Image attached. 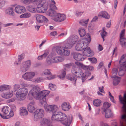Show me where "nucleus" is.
I'll return each instance as SVG.
<instances>
[{
	"mask_svg": "<svg viewBox=\"0 0 126 126\" xmlns=\"http://www.w3.org/2000/svg\"><path fill=\"white\" fill-rule=\"evenodd\" d=\"M40 89L38 86L33 87L30 91L29 94H31L33 98L36 100H39L40 102L43 104L46 103V97L50 92L47 90H44L40 92Z\"/></svg>",
	"mask_w": 126,
	"mask_h": 126,
	"instance_id": "f257e3e1",
	"label": "nucleus"
},
{
	"mask_svg": "<svg viewBox=\"0 0 126 126\" xmlns=\"http://www.w3.org/2000/svg\"><path fill=\"white\" fill-rule=\"evenodd\" d=\"M45 110L47 112L52 113L51 120L52 121H59L60 122L65 117V114L60 112H57L58 108L56 105H47L44 106Z\"/></svg>",
	"mask_w": 126,
	"mask_h": 126,
	"instance_id": "f03ea898",
	"label": "nucleus"
},
{
	"mask_svg": "<svg viewBox=\"0 0 126 126\" xmlns=\"http://www.w3.org/2000/svg\"><path fill=\"white\" fill-rule=\"evenodd\" d=\"M90 36L89 35H88L87 38H82L78 41L76 44L75 49L76 50L78 51H81L86 48L87 46H88L89 44L91 41Z\"/></svg>",
	"mask_w": 126,
	"mask_h": 126,
	"instance_id": "7ed1b4c3",
	"label": "nucleus"
},
{
	"mask_svg": "<svg viewBox=\"0 0 126 126\" xmlns=\"http://www.w3.org/2000/svg\"><path fill=\"white\" fill-rule=\"evenodd\" d=\"M28 92V89L25 88L19 89L16 92V97L20 101L24 100Z\"/></svg>",
	"mask_w": 126,
	"mask_h": 126,
	"instance_id": "20e7f679",
	"label": "nucleus"
},
{
	"mask_svg": "<svg viewBox=\"0 0 126 126\" xmlns=\"http://www.w3.org/2000/svg\"><path fill=\"white\" fill-rule=\"evenodd\" d=\"M72 116L71 115H70L67 117L65 115V116L63 118L60 122L62 124L65 126H69L72 122Z\"/></svg>",
	"mask_w": 126,
	"mask_h": 126,
	"instance_id": "39448f33",
	"label": "nucleus"
},
{
	"mask_svg": "<svg viewBox=\"0 0 126 126\" xmlns=\"http://www.w3.org/2000/svg\"><path fill=\"white\" fill-rule=\"evenodd\" d=\"M1 112L5 116L8 117H12L14 115V113L12 111H10L9 107L7 106L4 107L2 109Z\"/></svg>",
	"mask_w": 126,
	"mask_h": 126,
	"instance_id": "423d86ee",
	"label": "nucleus"
},
{
	"mask_svg": "<svg viewBox=\"0 0 126 126\" xmlns=\"http://www.w3.org/2000/svg\"><path fill=\"white\" fill-rule=\"evenodd\" d=\"M44 114L43 109H37L34 112V120L36 121L39 118H41L44 116Z\"/></svg>",
	"mask_w": 126,
	"mask_h": 126,
	"instance_id": "0eeeda50",
	"label": "nucleus"
},
{
	"mask_svg": "<svg viewBox=\"0 0 126 126\" xmlns=\"http://www.w3.org/2000/svg\"><path fill=\"white\" fill-rule=\"evenodd\" d=\"M43 2V3L42 4L41 6L36 8V10L38 12L44 13L47 9L48 3L46 0H44Z\"/></svg>",
	"mask_w": 126,
	"mask_h": 126,
	"instance_id": "6e6552de",
	"label": "nucleus"
},
{
	"mask_svg": "<svg viewBox=\"0 0 126 126\" xmlns=\"http://www.w3.org/2000/svg\"><path fill=\"white\" fill-rule=\"evenodd\" d=\"M31 64V63L30 60L27 61L23 63L20 66L21 71L23 72L26 71L29 69Z\"/></svg>",
	"mask_w": 126,
	"mask_h": 126,
	"instance_id": "1a4fd4ad",
	"label": "nucleus"
},
{
	"mask_svg": "<svg viewBox=\"0 0 126 126\" xmlns=\"http://www.w3.org/2000/svg\"><path fill=\"white\" fill-rule=\"evenodd\" d=\"M66 18L65 14H59L52 17V19L56 22H61L64 20Z\"/></svg>",
	"mask_w": 126,
	"mask_h": 126,
	"instance_id": "9d476101",
	"label": "nucleus"
},
{
	"mask_svg": "<svg viewBox=\"0 0 126 126\" xmlns=\"http://www.w3.org/2000/svg\"><path fill=\"white\" fill-rule=\"evenodd\" d=\"M35 75V74L34 72H27L22 75V77L25 80L31 81Z\"/></svg>",
	"mask_w": 126,
	"mask_h": 126,
	"instance_id": "9b49d317",
	"label": "nucleus"
},
{
	"mask_svg": "<svg viewBox=\"0 0 126 126\" xmlns=\"http://www.w3.org/2000/svg\"><path fill=\"white\" fill-rule=\"evenodd\" d=\"M64 66L65 67L64 69H62L61 71V75L58 76V77L60 79H62L65 78L66 74L65 70L66 69L70 68L73 66L71 63L65 64L64 65Z\"/></svg>",
	"mask_w": 126,
	"mask_h": 126,
	"instance_id": "f8f14e48",
	"label": "nucleus"
},
{
	"mask_svg": "<svg viewBox=\"0 0 126 126\" xmlns=\"http://www.w3.org/2000/svg\"><path fill=\"white\" fill-rule=\"evenodd\" d=\"M84 51L82 52V54L85 57V56L91 57L93 56L94 55V52L92 51L90 49V47L88 46H87L86 48L83 50Z\"/></svg>",
	"mask_w": 126,
	"mask_h": 126,
	"instance_id": "ddd939ff",
	"label": "nucleus"
},
{
	"mask_svg": "<svg viewBox=\"0 0 126 126\" xmlns=\"http://www.w3.org/2000/svg\"><path fill=\"white\" fill-rule=\"evenodd\" d=\"M64 48L63 47L57 46L54 47L53 48V49L54 51H56L58 54L62 55Z\"/></svg>",
	"mask_w": 126,
	"mask_h": 126,
	"instance_id": "4468645a",
	"label": "nucleus"
},
{
	"mask_svg": "<svg viewBox=\"0 0 126 126\" xmlns=\"http://www.w3.org/2000/svg\"><path fill=\"white\" fill-rule=\"evenodd\" d=\"M15 10L17 13L21 14L25 12L26 9L24 6L18 5L16 6Z\"/></svg>",
	"mask_w": 126,
	"mask_h": 126,
	"instance_id": "2eb2a0df",
	"label": "nucleus"
},
{
	"mask_svg": "<svg viewBox=\"0 0 126 126\" xmlns=\"http://www.w3.org/2000/svg\"><path fill=\"white\" fill-rule=\"evenodd\" d=\"M73 58L76 60L79 61H82L85 58L82 54L79 53L74 54Z\"/></svg>",
	"mask_w": 126,
	"mask_h": 126,
	"instance_id": "dca6fc26",
	"label": "nucleus"
},
{
	"mask_svg": "<svg viewBox=\"0 0 126 126\" xmlns=\"http://www.w3.org/2000/svg\"><path fill=\"white\" fill-rule=\"evenodd\" d=\"M13 95V92L12 91H10L5 93L2 94H1V96L3 98L8 99L12 97Z\"/></svg>",
	"mask_w": 126,
	"mask_h": 126,
	"instance_id": "f3484780",
	"label": "nucleus"
},
{
	"mask_svg": "<svg viewBox=\"0 0 126 126\" xmlns=\"http://www.w3.org/2000/svg\"><path fill=\"white\" fill-rule=\"evenodd\" d=\"M98 16L105 18L106 19H108L110 18V16L108 13L105 11L100 12L98 15Z\"/></svg>",
	"mask_w": 126,
	"mask_h": 126,
	"instance_id": "a211bd4d",
	"label": "nucleus"
},
{
	"mask_svg": "<svg viewBox=\"0 0 126 126\" xmlns=\"http://www.w3.org/2000/svg\"><path fill=\"white\" fill-rule=\"evenodd\" d=\"M126 71V65H122L121 66L119 71V75L120 76H122L124 74Z\"/></svg>",
	"mask_w": 126,
	"mask_h": 126,
	"instance_id": "6ab92c4d",
	"label": "nucleus"
},
{
	"mask_svg": "<svg viewBox=\"0 0 126 126\" xmlns=\"http://www.w3.org/2000/svg\"><path fill=\"white\" fill-rule=\"evenodd\" d=\"M78 39V37L76 35H72L69 37L68 41L74 45L77 41Z\"/></svg>",
	"mask_w": 126,
	"mask_h": 126,
	"instance_id": "aec40b11",
	"label": "nucleus"
},
{
	"mask_svg": "<svg viewBox=\"0 0 126 126\" xmlns=\"http://www.w3.org/2000/svg\"><path fill=\"white\" fill-rule=\"evenodd\" d=\"M35 103L34 101L31 102L28 106V109L29 112H32L35 109L34 107Z\"/></svg>",
	"mask_w": 126,
	"mask_h": 126,
	"instance_id": "412c9836",
	"label": "nucleus"
},
{
	"mask_svg": "<svg viewBox=\"0 0 126 126\" xmlns=\"http://www.w3.org/2000/svg\"><path fill=\"white\" fill-rule=\"evenodd\" d=\"M62 110L65 111H68L71 108L70 106L66 102L63 103L61 105Z\"/></svg>",
	"mask_w": 126,
	"mask_h": 126,
	"instance_id": "4be33fe9",
	"label": "nucleus"
},
{
	"mask_svg": "<svg viewBox=\"0 0 126 126\" xmlns=\"http://www.w3.org/2000/svg\"><path fill=\"white\" fill-rule=\"evenodd\" d=\"M52 58L54 63L62 62L64 60L63 58L61 56H56Z\"/></svg>",
	"mask_w": 126,
	"mask_h": 126,
	"instance_id": "5701e85b",
	"label": "nucleus"
},
{
	"mask_svg": "<svg viewBox=\"0 0 126 126\" xmlns=\"http://www.w3.org/2000/svg\"><path fill=\"white\" fill-rule=\"evenodd\" d=\"M91 75V73L89 72H85L83 73L82 76V80L83 82H84L87 79L88 77Z\"/></svg>",
	"mask_w": 126,
	"mask_h": 126,
	"instance_id": "b1692460",
	"label": "nucleus"
},
{
	"mask_svg": "<svg viewBox=\"0 0 126 126\" xmlns=\"http://www.w3.org/2000/svg\"><path fill=\"white\" fill-rule=\"evenodd\" d=\"M40 123L41 125L43 126H47L49 124L50 120L44 118L41 121Z\"/></svg>",
	"mask_w": 126,
	"mask_h": 126,
	"instance_id": "393cba45",
	"label": "nucleus"
},
{
	"mask_svg": "<svg viewBox=\"0 0 126 126\" xmlns=\"http://www.w3.org/2000/svg\"><path fill=\"white\" fill-rule=\"evenodd\" d=\"M56 13V12L52 8L50 9L46 12V14L50 16H54Z\"/></svg>",
	"mask_w": 126,
	"mask_h": 126,
	"instance_id": "a878e982",
	"label": "nucleus"
},
{
	"mask_svg": "<svg viewBox=\"0 0 126 126\" xmlns=\"http://www.w3.org/2000/svg\"><path fill=\"white\" fill-rule=\"evenodd\" d=\"M49 53V52L48 51H45L43 54L38 57L37 58L38 60H41L45 59L48 55Z\"/></svg>",
	"mask_w": 126,
	"mask_h": 126,
	"instance_id": "bb28decb",
	"label": "nucleus"
},
{
	"mask_svg": "<svg viewBox=\"0 0 126 126\" xmlns=\"http://www.w3.org/2000/svg\"><path fill=\"white\" fill-rule=\"evenodd\" d=\"M104 111L105 112V116L106 118H108L111 117L112 115L111 110L110 109L104 110Z\"/></svg>",
	"mask_w": 126,
	"mask_h": 126,
	"instance_id": "cd10ccee",
	"label": "nucleus"
},
{
	"mask_svg": "<svg viewBox=\"0 0 126 126\" xmlns=\"http://www.w3.org/2000/svg\"><path fill=\"white\" fill-rule=\"evenodd\" d=\"M66 78L70 80L71 81H75V82L74 83V84L75 85H76V81L77 80V79L76 78L72 76L70 74H68L66 76Z\"/></svg>",
	"mask_w": 126,
	"mask_h": 126,
	"instance_id": "c85d7f7f",
	"label": "nucleus"
},
{
	"mask_svg": "<svg viewBox=\"0 0 126 126\" xmlns=\"http://www.w3.org/2000/svg\"><path fill=\"white\" fill-rule=\"evenodd\" d=\"M20 114L21 115H27L28 114V112L26 109L25 107H21L20 108Z\"/></svg>",
	"mask_w": 126,
	"mask_h": 126,
	"instance_id": "c756f323",
	"label": "nucleus"
},
{
	"mask_svg": "<svg viewBox=\"0 0 126 126\" xmlns=\"http://www.w3.org/2000/svg\"><path fill=\"white\" fill-rule=\"evenodd\" d=\"M24 57V55L22 54L20 55H19L18 56V62H15L14 64L16 65H18L20 64L21 62V60L23 59Z\"/></svg>",
	"mask_w": 126,
	"mask_h": 126,
	"instance_id": "7c9ffc66",
	"label": "nucleus"
},
{
	"mask_svg": "<svg viewBox=\"0 0 126 126\" xmlns=\"http://www.w3.org/2000/svg\"><path fill=\"white\" fill-rule=\"evenodd\" d=\"M118 72L116 68H113L112 70V76H111L112 78H120L116 76Z\"/></svg>",
	"mask_w": 126,
	"mask_h": 126,
	"instance_id": "2f4dec72",
	"label": "nucleus"
},
{
	"mask_svg": "<svg viewBox=\"0 0 126 126\" xmlns=\"http://www.w3.org/2000/svg\"><path fill=\"white\" fill-rule=\"evenodd\" d=\"M5 13L9 15H11L12 16L14 15V10L12 8H9L7 9L5 11Z\"/></svg>",
	"mask_w": 126,
	"mask_h": 126,
	"instance_id": "473e14b6",
	"label": "nucleus"
},
{
	"mask_svg": "<svg viewBox=\"0 0 126 126\" xmlns=\"http://www.w3.org/2000/svg\"><path fill=\"white\" fill-rule=\"evenodd\" d=\"M83 74V73L82 70L81 69L79 68L77 72H76L75 75L77 77L79 78L82 77Z\"/></svg>",
	"mask_w": 126,
	"mask_h": 126,
	"instance_id": "72a5a7b5",
	"label": "nucleus"
},
{
	"mask_svg": "<svg viewBox=\"0 0 126 126\" xmlns=\"http://www.w3.org/2000/svg\"><path fill=\"white\" fill-rule=\"evenodd\" d=\"M101 102V101L100 100L97 99L94 100L93 104L95 106L98 107L100 106Z\"/></svg>",
	"mask_w": 126,
	"mask_h": 126,
	"instance_id": "f704fd0d",
	"label": "nucleus"
},
{
	"mask_svg": "<svg viewBox=\"0 0 126 126\" xmlns=\"http://www.w3.org/2000/svg\"><path fill=\"white\" fill-rule=\"evenodd\" d=\"M44 0H34L33 1V3L37 5V7H39L41 6L43 3V2Z\"/></svg>",
	"mask_w": 126,
	"mask_h": 126,
	"instance_id": "c9c22d12",
	"label": "nucleus"
},
{
	"mask_svg": "<svg viewBox=\"0 0 126 126\" xmlns=\"http://www.w3.org/2000/svg\"><path fill=\"white\" fill-rule=\"evenodd\" d=\"M43 16L42 15H38L36 16V19L38 22L41 23L43 22Z\"/></svg>",
	"mask_w": 126,
	"mask_h": 126,
	"instance_id": "e433bc0d",
	"label": "nucleus"
},
{
	"mask_svg": "<svg viewBox=\"0 0 126 126\" xmlns=\"http://www.w3.org/2000/svg\"><path fill=\"white\" fill-rule=\"evenodd\" d=\"M125 55L124 54L121 57L120 60L119 61V63L120 64L122 65H126V61L123 62L122 60L124 59L125 58Z\"/></svg>",
	"mask_w": 126,
	"mask_h": 126,
	"instance_id": "4c0bfd02",
	"label": "nucleus"
},
{
	"mask_svg": "<svg viewBox=\"0 0 126 126\" xmlns=\"http://www.w3.org/2000/svg\"><path fill=\"white\" fill-rule=\"evenodd\" d=\"M27 9L29 11L32 13H34L35 11V9L32 6H29L27 7Z\"/></svg>",
	"mask_w": 126,
	"mask_h": 126,
	"instance_id": "58836bf2",
	"label": "nucleus"
},
{
	"mask_svg": "<svg viewBox=\"0 0 126 126\" xmlns=\"http://www.w3.org/2000/svg\"><path fill=\"white\" fill-rule=\"evenodd\" d=\"M8 89V86L5 85H2L0 87V91L2 92L3 91L7 90Z\"/></svg>",
	"mask_w": 126,
	"mask_h": 126,
	"instance_id": "ea45409f",
	"label": "nucleus"
},
{
	"mask_svg": "<svg viewBox=\"0 0 126 126\" xmlns=\"http://www.w3.org/2000/svg\"><path fill=\"white\" fill-rule=\"evenodd\" d=\"M89 19H88L87 20H85L84 19L81 20L79 22L80 24L83 26H86L87 25Z\"/></svg>",
	"mask_w": 126,
	"mask_h": 126,
	"instance_id": "a19ab883",
	"label": "nucleus"
},
{
	"mask_svg": "<svg viewBox=\"0 0 126 126\" xmlns=\"http://www.w3.org/2000/svg\"><path fill=\"white\" fill-rule=\"evenodd\" d=\"M79 68L76 67L74 65H73L72 67V68L71 70L72 73L73 74L75 75L76 72H77V71Z\"/></svg>",
	"mask_w": 126,
	"mask_h": 126,
	"instance_id": "79ce46f5",
	"label": "nucleus"
},
{
	"mask_svg": "<svg viewBox=\"0 0 126 126\" xmlns=\"http://www.w3.org/2000/svg\"><path fill=\"white\" fill-rule=\"evenodd\" d=\"M88 60L92 63L96 64L97 62V59L95 57L88 58Z\"/></svg>",
	"mask_w": 126,
	"mask_h": 126,
	"instance_id": "37998d69",
	"label": "nucleus"
},
{
	"mask_svg": "<svg viewBox=\"0 0 126 126\" xmlns=\"http://www.w3.org/2000/svg\"><path fill=\"white\" fill-rule=\"evenodd\" d=\"M79 34L81 37H82L85 35V32L84 30L80 29L79 30Z\"/></svg>",
	"mask_w": 126,
	"mask_h": 126,
	"instance_id": "c03bdc74",
	"label": "nucleus"
},
{
	"mask_svg": "<svg viewBox=\"0 0 126 126\" xmlns=\"http://www.w3.org/2000/svg\"><path fill=\"white\" fill-rule=\"evenodd\" d=\"M31 15L30 13H27L23 14L20 16V18H28L31 16Z\"/></svg>",
	"mask_w": 126,
	"mask_h": 126,
	"instance_id": "a18cd8bd",
	"label": "nucleus"
},
{
	"mask_svg": "<svg viewBox=\"0 0 126 126\" xmlns=\"http://www.w3.org/2000/svg\"><path fill=\"white\" fill-rule=\"evenodd\" d=\"M120 43L122 45H126V39L122 37L120 38Z\"/></svg>",
	"mask_w": 126,
	"mask_h": 126,
	"instance_id": "49530a36",
	"label": "nucleus"
},
{
	"mask_svg": "<svg viewBox=\"0 0 126 126\" xmlns=\"http://www.w3.org/2000/svg\"><path fill=\"white\" fill-rule=\"evenodd\" d=\"M74 45L71 43L69 42L68 41V43H66L65 45V48L67 49L71 48Z\"/></svg>",
	"mask_w": 126,
	"mask_h": 126,
	"instance_id": "de8ad7c7",
	"label": "nucleus"
},
{
	"mask_svg": "<svg viewBox=\"0 0 126 126\" xmlns=\"http://www.w3.org/2000/svg\"><path fill=\"white\" fill-rule=\"evenodd\" d=\"M111 106V104L107 102H104L103 104V106L104 108V110L108 109V108L109 107Z\"/></svg>",
	"mask_w": 126,
	"mask_h": 126,
	"instance_id": "09e8293b",
	"label": "nucleus"
},
{
	"mask_svg": "<svg viewBox=\"0 0 126 126\" xmlns=\"http://www.w3.org/2000/svg\"><path fill=\"white\" fill-rule=\"evenodd\" d=\"M43 73L44 75H51V73L50 71V70L47 69L45 70L43 72Z\"/></svg>",
	"mask_w": 126,
	"mask_h": 126,
	"instance_id": "8fccbe9b",
	"label": "nucleus"
},
{
	"mask_svg": "<svg viewBox=\"0 0 126 126\" xmlns=\"http://www.w3.org/2000/svg\"><path fill=\"white\" fill-rule=\"evenodd\" d=\"M70 54V51L69 50H65L64 48V49H63V52L62 54V55H64L65 56H68Z\"/></svg>",
	"mask_w": 126,
	"mask_h": 126,
	"instance_id": "3c124183",
	"label": "nucleus"
},
{
	"mask_svg": "<svg viewBox=\"0 0 126 126\" xmlns=\"http://www.w3.org/2000/svg\"><path fill=\"white\" fill-rule=\"evenodd\" d=\"M49 86L51 90L54 91L56 89V86L51 83H50L49 84Z\"/></svg>",
	"mask_w": 126,
	"mask_h": 126,
	"instance_id": "603ef678",
	"label": "nucleus"
},
{
	"mask_svg": "<svg viewBox=\"0 0 126 126\" xmlns=\"http://www.w3.org/2000/svg\"><path fill=\"white\" fill-rule=\"evenodd\" d=\"M116 78H114L113 81V85L114 86L117 85L120 82V81L116 79Z\"/></svg>",
	"mask_w": 126,
	"mask_h": 126,
	"instance_id": "864d4df0",
	"label": "nucleus"
},
{
	"mask_svg": "<svg viewBox=\"0 0 126 126\" xmlns=\"http://www.w3.org/2000/svg\"><path fill=\"white\" fill-rule=\"evenodd\" d=\"M33 0H22V2L26 4H29L31 3Z\"/></svg>",
	"mask_w": 126,
	"mask_h": 126,
	"instance_id": "5fc2aeb1",
	"label": "nucleus"
},
{
	"mask_svg": "<svg viewBox=\"0 0 126 126\" xmlns=\"http://www.w3.org/2000/svg\"><path fill=\"white\" fill-rule=\"evenodd\" d=\"M43 81V79L41 77L36 78L35 79L34 82L36 83H39Z\"/></svg>",
	"mask_w": 126,
	"mask_h": 126,
	"instance_id": "6e6d98bb",
	"label": "nucleus"
},
{
	"mask_svg": "<svg viewBox=\"0 0 126 126\" xmlns=\"http://www.w3.org/2000/svg\"><path fill=\"white\" fill-rule=\"evenodd\" d=\"M47 63L48 65H50L51 63H53L52 58L50 59L49 58H47Z\"/></svg>",
	"mask_w": 126,
	"mask_h": 126,
	"instance_id": "4d7b16f0",
	"label": "nucleus"
},
{
	"mask_svg": "<svg viewBox=\"0 0 126 126\" xmlns=\"http://www.w3.org/2000/svg\"><path fill=\"white\" fill-rule=\"evenodd\" d=\"M20 87L19 85L17 84H16L14 86L13 88V91L14 92H16L17 90L19 89Z\"/></svg>",
	"mask_w": 126,
	"mask_h": 126,
	"instance_id": "13d9d810",
	"label": "nucleus"
},
{
	"mask_svg": "<svg viewBox=\"0 0 126 126\" xmlns=\"http://www.w3.org/2000/svg\"><path fill=\"white\" fill-rule=\"evenodd\" d=\"M105 28L104 27L103 28V32L101 33V34L102 37H105L106 36L107 34V33L105 31Z\"/></svg>",
	"mask_w": 126,
	"mask_h": 126,
	"instance_id": "bf43d9fd",
	"label": "nucleus"
},
{
	"mask_svg": "<svg viewBox=\"0 0 126 126\" xmlns=\"http://www.w3.org/2000/svg\"><path fill=\"white\" fill-rule=\"evenodd\" d=\"M5 1L4 0H0V8H2L5 4Z\"/></svg>",
	"mask_w": 126,
	"mask_h": 126,
	"instance_id": "052dcab7",
	"label": "nucleus"
},
{
	"mask_svg": "<svg viewBox=\"0 0 126 126\" xmlns=\"http://www.w3.org/2000/svg\"><path fill=\"white\" fill-rule=\"evenodd\" d=\"M81 68L85 70L88 71V68H89V66L83 65L81 67Z\"/></svg>",
	"mask_w": 126,
	"mask_h": 126,
	"instance_id": "680f3d73",
	"label": "nucleus"
},
{
	"mask_svg": "<svg viewBox=\"0 0 126 126\" xmlns=\"http://www.w3.org/2000/svg\"><path fill=\"white\" fill-rule=\"evenodd\" d=\"M125 30L124 29L121 31L120 34V38L123 37L124 35Z\"/></svg>",
	"mask_w": 126,
	"mask_h": 126,
	"instance_id": "e2e57ef3",
	"label": "nucleus"
},
{
	"mask_svg": "<svg viewBox=\"0 0 126 126\" xmlns=\"http://www.w3.org/2000/svg\"><path fill=\"white\" fill-rule=\"evenodd\" d=\"M10 111H12L13 113V111H15L16 110V107L14 105H12L11 106V109H10Z\"/></svg>",
	"mask_w": 126,
	"mask_h": 126,
	"instance_id": "0e129e2a",
	"label": "nucleus"
},
{
	"mask_svg": "<svg viewBox=\"0 0 126 126\" xmlns=\"http://www.w3.org/2000/svg\"><path fill=\"white\" fill-rule=\"evenodd\" d=\"M84 12H76V16H80Z\"/></svg>",
	"mask_w": 126,
	"mask_h": 126,
	"instance_id": "69168bd1",
	"label": "nucleus"
},
{
	"mask_svg": "<svg viewBox=\"0 0 126 126\" xmlns=\"http://www.w3.org/2000/svg\"><path fill=\"white\" fill-rule=\"evenodd\" d=\"M109 95L111 97L110 98L111 101L113 102H114V98L113 96L112 95L110 92L109 93Z\"/></svg>",
	"mask_w": 126,
	"mask_h": 126,
	"instance_id": "338daca9",
	"label": "nucleus"
},
{
	"mask_svg": "<svg viewBox=\"0 0 126 126\" xmlns=\"http://www.w3.org/2000/svg\"><path fill=\"white\" fill-rule=\"evenodd\" d=\"M75 64H76L77 66L79 67H81L83 65L82 64V63L79 62H75Z\"/></svg>",
	"mask_w": 126,
	"mask_h": 126,
	"instance_id": "774afa93",
	"label": "nucleus"
}]
</instances>
